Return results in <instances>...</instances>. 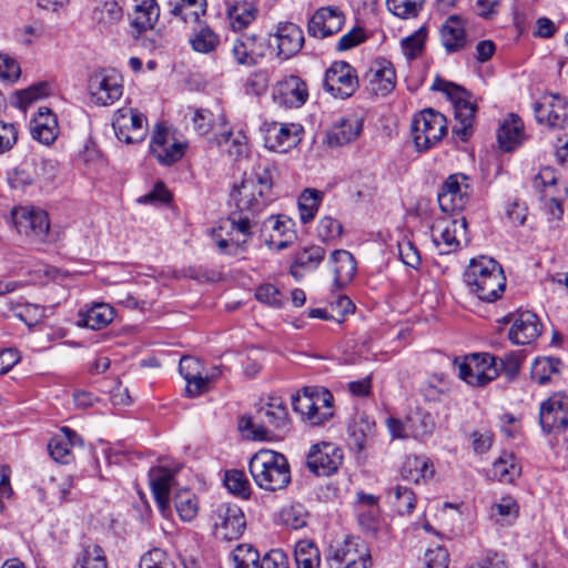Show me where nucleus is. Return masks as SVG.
I'll return each mask as SVG.
<instances>
[{
    "label": "nucleus",
    "mask_w": 568,
    "mask_h": 568,
    "mask_svg": "<svg viewBox=\"0 0 568 568\" xmlns=\"http://www.w3.org/2000/svg\"><path fill=\"white\" fill-rule=\"evenodd\" d=\"M327 560L331 568L372 567V556L367 544L354 536H347L331 545Z\"/></svg>",
    "instance_id": "obj_9"
},
{
    "label": "nucleus",
    "mask_w": 568,
    "mask_h": 568,
    "mask_svg": "<svg viewBox=\"0 0 568 568\" xmlns=\"http://www.w3.org/2000/svg\"><path fill=\"white\" fill-rule=\"evenodd\" d=\"M204 367L199 358L183 356L180 359L179 372L186 382L185 394L187 397H196L209 390V383L219 375L217 369L211 375L203 374Z\"/></svg>",
    "instance_id": "obj_25"
},
{
    "label": "nucleus",
    "mask_w": 568,
    "mask_h": 568,
    "mask_svg": "<svg viewBox=\"0 0 568 568\" xmlns=\"http://www.w3.org/2000/svg\"><path fill=\"white\" fill-rule=\"evenodd\" d=\"M324 90L334 98L347 99L358 88V78L355 69L347 62H334L324 74Z\"/></svg>",
    "instance_id": "obj_14"
},
{
    "label": "nucleus",
    "mask_w": 568,
    "mask_h": 568,
    "mask_svg": "<svg viewBox=\"0 0 568 568\" xmlns=\"http://www.w3.org/2000/svg\"><path fill=\"white\" fill-rule=\"evenodd\" d=\"M464 283L470 294L483 302L491 303L501 297L506 277L495 260L480 256L469 262L464 273Z\"/></svg>",
    "instance_id": "obj_2"
},
{
    "label": "nucleus",
    "mask_w": 568,
    "mask_h": 568,
    "mask_svg": "<svg viewBox=\"0 0 568 568\" xmlns=\"http://www.w3.org/2000/svg\"><path fill=\"white\" fill-rule=\"evenodd\" d=\"M368 90L375 95L385 97L389 94L396 85V72L386 59H376L369 65L364 77Z\"/></svg>",
    "instance_id": "obj_26"
},
{
    "label": "nucleus",
    "mask_w": 568,
    "mask_h": 568,
    "mask_svg": "<svg viewBox=\"0 0 568 568\" xmlns=\"http://www.w3.org/2000/svg\"><path fill=\"white\" fill-rule=\"evenodd\" d=\"M407 427L414 438H425L435 429L433 416L427 412H416L407 417Z\"/></svg>",
    "instance_id": "obj_53"
},
{
    "label": "nucleus",
    "mask_w": 568,
    "mask_h": 568,
    "mask_svg": "<svg viewBox=\"0 0 568 568\" xmlns=\"http://www.w3.org/2000/svg\"><path fill=\"white\" fill-rule=\"evenodd\" d=\"M534 113L539 124L550 129L568 125V102L559 94H545L534 103Z\"/></svg>",
    "instance_id": "obj_20"
},
{
    "label": "nucleus",
    "mask_w": 568,
    "mask_h": 568,
    "mask_svg": "<svg viewBox=\"0 0 568 568\" xmlns=\"http://www.w3.org/2000/svg\"><path fill=\"white\" fill-rule=\"evenodd\" d=\"M308 85L295 74L284 75L272 88V100L285 109H298L308 100Z\"/></svg>",
    "instance_id": "obj_16"
},
{
    "label": "nucleus",
    "mask_w": 568,
    "mask_h": 568,
    "mask_svg": "<svg viewBox=\"0 0 568 568\" xmlns=\"http://www.w3.org/2000/svg\"><path fill=\"white\" fill-rule=\"evenodd\" d=\"M510 327L508 337L516 345H530L537 341L542 331V324L536 313L518 311L508 316Z\"/></svg>",
    "instance_id": "obj_23"
},
{
    "label": "nucleus",
    "mask_w": 568,
    "mask_h": 568,
    "mask_svg": "<svg viewBox=\"0 0 568 568\" xmlns=\"http://www.w3.org/2000/svg\"><path fill=\"white\" fill-rule=\"evenodd\" d=\"M38 162H23L7 174V180L11 189L26 192L28 187L34 184L39 179Z\"/></svg>",
    "instance_id": "obj_42"
},
{
    "label": "nucleus",
    "mask_w": 568,
    "mask_h": 568,
    "mask_svg": "<svg viewBox=\"0 0 568 568\" xmlns=\"http://www.w3.org/2000/svg\"><path fill=\"white\" fill-rule=\"evenodd\" d=\"M191 121L193 123L194 131L200 135L220 133L227 124L225 115L220 112L214 114L206 109H196L193 111Z\"/></svg>",
    "instance_id": "obj_38"
},
{
    "label": "nucleus",
    "mask_w": 568,
    "mask_h": 568,
    "mask_svg": "<svg viewBox=\"0 0 568 568\" xmlns=\"http://www.w3.org/2000/svg\"><path fill=\"white\" fill-rule=\"evenodd\" d=\"M328 265L334 274V285L342 288L347 285L356 274V261L346 250H335L328 258Z\"/></svg>",
    "instance_id": "obj_33"
},
{
    "label": "nucleus",
    "mask_w": 568,
    "mask_h": 568,
    "mask_svg": "<svg viewBox=\"0 0 568 568\" xmlns=\"http://www.w3.org/2000/svg\"><path fill=\"white\" fill-rule=\"evenodd\" d=\"M363 130V121L355 114L342 116L334 122L327 134L331 146H341L357 139Z\"/></svg>",
    "instance_id": "obj_30"
},
{
    "label": "nucleus",
    "mask_w": 568,
    "mask_h": 568,
    "mask_svg": "<svg viewBox=\"0 0 568 568\" xmlns=\"http://www.w3.org/2000/svg\"><path fill=\"white\" fill-rule=\"evenodd\" d=\"M294 556L297 568H320V550L311 540L298 541L295 546Z\"/></svg>",
    "instance_id": "obj_50"
},
{
    "label": "nucleus",
    "mask_w": 568,
    "mask_h": 568,
    "mask_svg": "<svg viewBox=\"0 0 568 568\" xmlns=\"http://www.w3.org/2000/svg\"><path fill=\"white\" fill-rule=\"evenodd\" d=\"M82 442L78 434L68 427H62L48 444L51 457L60 464H70L73 459L72 449Z\"/></svg>",
    "instance_id": "obj_32"
},
{
    "label": "nucleus",
    "mask_w": 568,
    "mask_h": 568,
    "mask_svg": "<svg viewBox=\"0 0 568 568\" xmlns=\"http://www.w3.org/2000/svg\"><path fill=\"white\" fill-rule=\"evenodd\" d=\"M524 135V124L521 120L515 114H509L499 126L497 140L500 149L509 152L523 143Z\"/></svg>",
    "instance_id": "obj_37"
},
{
    "label": "nucleus",
    "mask_w": 568,
    "mask_h": 568,
    "mask_svg": "<svg viewBox=\"0 0 568 568\" xmlns=\"http://www.w3.org/2000/svg\"><path fill=\"white\" fill-rule=\"evenodd\" d=\"M261 130L265 148L277 153H286L296 148L304 135L300 123L264 122Z\"/></svg>",
    "instance_id": "obj_12"
},
{
    "label": "nucleus",
    "mask_w": 568,
    "mask_h": 568,
    "mask_svg": "<svg viewBox=\"0 0 568 568\" xmlns=\"http://www.w3.org/2000/svg\"><path fill=\"white\" fill-rule=\"evenodd\" d=\"M493 476L501 483H513L521 471V467L516 457L510 453H504L493 464Z\"/></svg>",
    "instance_id": "obj_48"
},
{
    "label": "nucleus",
    "mask_w": 568,
    "mask_h": 568,
    "mask_svg": "<svg viewBox=\"0 0 568 568\" xmlns=\"http://www.w3.org/2000/svg\"><path fill=\"white\" fill-rule=\"evenodd\" d=\"M224 485L230 493L237 495L242 498H248L251 494V486L242 470L232 469L227 470L224 476Z\"/></svg>",
    "instance_id": "obj_61"
},
{
    "label": "nucleus",
    "mask_w": 568,
    "mask_h": 568,
    "mask_svg": "<svg viewBox=\"0 0 568 568\" xmlns=\"http://www.w3.org/2000/svg\"><path fill=\"white\" fill-rule=\"evenodd\" d=\"M470 194L468 176L463 173L450 174L442 185L437 200L443 212L460 211Z\"/></svg>",
    "instance_id": "obj_21"
},
{
    "label": "nucleus",
    "mask_w": 568,
    "mask_h": 568,
    "mask_svg": "<svg viewBox=\"0 0 568 568\" xmlns=\"http://www.w3.org/2000/svg\"><path fill=\"white\" fill-rule=\"evenodd\" d=\"M434 473L433 464L424 456H407L400 469L404 479L416 484L432 478Z\"/></svg>",
    "instance_id": "obj_43"
},
{
    "label": "nucleus",
    "mask_w": 568,
    "mask_h": 568,
    "mask_svg": "<svg viewBox=\"0 0 568 568\" xmlns=\"http://www.w3.org/2000/svg\"><path fill=\"white\" fill-rule=\"evenodd\" d=\"M190 43L194 51L200 53H210L217 47L219 37L212 29L201 27L190 39Z\"/></svg>",
    "instance_id": "obj_60"
},
{
    "label": "nucleus",
    "mask_w": 568,
    "mask_h": 568,
    "mask_svg": "<svg viewBox=\"0 0 568 568\" xmlns=\"http://www.w3.org/2000/svg\"><path fill=\"white\" fill-rule=\"evenodd\" d=\"M150 486L159 507L164 510L169 506L170 490L173 485V473L162 466L154 467L149 474Z\"/></svg>",
    "instance_id": "obj_36"
},
{
    "label": "nucleus",
    "mask_w": 568,
    "mask_h": 568,
    "mask_svg": "<svg viewBox=\"0 0 568 568\" xmlns=\"http://www.w3.org/2000/svg\"><path fill=\"white\" fill-rule=\"evenodd\" d=\"M258 415L265 418V423L272 428L255 423L251 416H242L239 419V430L246 439L272 440L290 432L291 423L288 410L278 396H268L258 409Z\"/></svg>",
    "instance_id": "obj_3"
},
{
    "label": "nucleus",
    "mask_w": 568,
    "mask_h": 568,
    "mask_svg": "<svg viewBox=\"0 0 568 568\" xmlns=\"http://www.w3.org/2000/svg\"><path fill=\"white\" fill-rule=\"evenodd\" d=\"M539 422L546 433H560L568 426V396L555 393L540 406Z\"/></svg>",
    "instance_id": "obj_24"
},
{
    "label": "nucleus",
    "mask_w": 568,
    "mask_h": 568,
    "mask_svg": "<svg viewBox=\"0 0 568 568\" xmlns=\"http://www.w3.org/2000/svg\"><path fill=\"white\" fill-rule=\"evenodd\" d=\"M344 22L345 16L337 7H322L312 16L308 32L315 38L323 39L341 31Z\"/></svg>",
    "instance_id": "obj_27"
},
{
    "label": "nucleus",
    "mask_w": 568,
    "mask_h": 568,
    "mask_svg": "<svg viewBox=\"0 0 568 568\" xmlns=\"http://www.w3.org/2000/svg\"><path fill=\"white\" fill-rule=\"evenodd\" d=\"M150 153L162 165L180 161L186 150L184 142L178 141L163 124H156L149 144Z\"/></svg>",
    "instance_id": "obj_17"
},
{
    "label": "nucleus",
    "mask_w": 568,
    "mask_h": 568,
    "mask_svg": "<svg viewBox=\"0 0 568 568\" xmlns=\"http://www.w3.org/2000/svg\"><path fill=\"white\" fill-rule=\"evenodd\" d=\"M440 42L446 52L455 53L467 44L466 21L459 14L449 16L439 29Z\"/></svg>",
    "instance_id": "obj_29"
},
{
    "label": "nucleus",
    "mask_w": 568,
    "mask_h": 568,
    "mask_svg": "<svg viewBox=\"0 0 568 568\" xmlns=\"http://www.w3.org/2000/svg\"><path fill=\"white\" fill-rule=\"evenodd\" d=\"M90 101L95 105H112L123 94V80L114 69H101L88 80Z\"/></svg>",
    "instance_id": "obj_10"
},
{
    "label": "nucleus",
    "mask_w": 568,
    "mask_h": 568,
    "mask_svg": "<svg viewBox=\"0 0 568 568\" xmlns=\"http://www.w3.org/2000/svg\"><path fill=\"white\" fill-rule=\"evenodd\" d=\"M325 256L324 247L320 245H310L301 248L294 257L290 273L295 280H301L304 272L315 271L323 262Z\"/></svg>",
    "instance_id": "obj_34"
},
{
    "label": "nucleus",
    "mask_w": 568,
    "mask_h": 568,
    "mask_svg": "<svg viewBox=\"0 0 568 568\" xmlns=\"http://www.w3.org/2000/svg\"><path fill=\"white\" fill-rule=\"evenodd\" d=\"M234 568H257L261 564L258 551L248 544L237 545L231 552Z\"/></svg>",
    "instance_id": "obj_57"
},
{
    "label": "nucleus",
    "mask_w": 568,
    "mask_h": 568,
    "mask_svg": "<svg viewBox=\"0 0 568 568\" xmlns=\"http://www.w3.org/2000/svg\"><path fill=\"white\" fill-rule=\"evenodd\" d=\"M171 13L189 24L200 23L206 12L205 0H170Z\"/></svg>",
    "instance_id": "obj_44"
},
{
    "label": "nucleus",
    "mask_w": 568,
    "mask_h": 568,
    "mask_svg": "<svg viewBox=\"0 0 568 568\" xmlns=\"http://www.w3.org/2000/svg\"><path fill=\"white\" fill-rule=\"evenodd\" d=\"M458 377L471 386H485L498 376L496 358L487 353L455 359Z\"/></svg>",
    "instance_id": "obj_11"
},
{
    "label": "nucleus",
    "mask_w": 568,
    "mask_h": 568,
    "mask_svg": "<svg viewBox=\"0 0 568 568\" xmlns=\"http://www.w3.org/2000/svg\"><path fill=\"white\" fill-rule=\"evenodd\" d=\"M112 126L118 140L125 144L140 143L146 135V118L129 106L115 111Z\"/></svg>",
    "instance_id": "obj_15"
},
{
    "label": "nucleus",
    "mask_w": 568,
    "mask_h": 568,
    "mask_svg": "<svg viewBox=\"0 0 568 568\" xmlns=\"http://www.w3.org/2000/svg\"><path fill=\"white\" fill-rule=\"evenodd\" d=\"M323 197L324 193L316 189H305L301 193L297 200V207L303 224H307L314 220Z\"/></svg>",
    "instance_id": "obj_45"
},
{
    "label": "nucleus",
    "mask_w": 568,
    "mask_h": 568,
    "mask_svg": "<svg viewBox=\"0 0 568 568\" xmlns=\"http://www.w3.org/2000/svg\"><path fill=\"white\" fill-rule=\"evenodd\" d=\"M426 37L427 29L425 27H420L413 34L402 40V50L408 60L416 59L422 54Z\"/></svg>",
    "instance_id": "obj_62"
},
{
    "label": "nucleus",
    "mask_w": 568,
    "mask_h": 568,
    "mask_svg": "<svg viewBox=\"0 0 568 568\" xmlns=\"http://www.w3.org/2000/svg\"><path fill=\"white\" fill-rule=\"evenodd\" d=\"M174 505L183 521H192L197 516V499L189 489H183L176 493L174 497Z\"/></svg>",
    "instance_id": "obj_56"
},
{
    "label": "nucleus",
    "mask_w": 568,
    "mask_h": 568,
    "mask_svg": "<svg viewBox=\"0 0 568 568\" xmlns=\"http://www.w3.org/2000/svg\"><path fill=\"white\" fill-rule=\"evenodd\" d=\"M30 132L34 140L44 145L52 144L59 135L58 119L48 108H40L30 122Z\"/></svg>",
    "instance_id": "obj_31"
},
{
    "label": "nucleus",
    "mask_w": 568,
    "mask_h": 568,
    "mask_svg": "<svg viewBox=\"0 0 568 568\" xmlns=\"http://www.w3.org/2000/svg\"><path fill=\"white\" fill-rule=\"evenodd\" d=\"M295 223L285 215H271L262 224L265 244L274 251H283L296 240Z\"/></svg>",
    "instance_id": "obj_22"
},
{
    "label": "nucleus",
    "mask_w": 568,
    "mask_h": 568,
    "mask_svg": "<svg viewBox=\"0 0 568 568\" xmlns=\"http://www.w3.org/2000/svg\"><path fill=\"white\" fill-rule=\"evenodd\" d=\"M343 226L332 216H323L317 224V237L324 243H331L342 235Z\"/></svg>",
    "instance_id": "obj_64"
},
{
    "label": "nucleus",
    "mask_w": 568,
    "mask_h": 568,
    "mask_svg": "<svg viewBox=\"0 0 568 568\" xmlns=\"http://www.w3.org/2000/svg\"><path fill=\"white\" fill-rule=\"evenodd\" d=\"M307 510L302 504H292L282 508L281 521L291 529H301L307 524Z\"/></svg>",
    "instance_id": "obj_59"
},
{
    "label": "nucleus",
    "mask_w": 568,
    "mask_h": 568,
    "mask_svg": "<svg viewBox=\"0 0 568 568\" xmlns=\"http://www.w3.org/2000/svg\"><path fill=\"white\" fill-rule=\"evenodd\" d=\"M334 396L323 387H303L292 396L293 410L312 426H320L334 415Z\"/></svg>",
    "instance_id": "obj_5"
},
{
    "label": "nucleus",
    "mask_w": 568,
    "mask_h": 568,
    "mask_svg": "<svg viewBox=\"0 0 568 568\" xmlns=\"http://www.w3.org/2000/svg\"><path fill=\"white\" fill-rule=\"evenodd\" d=\"M410 131L416 150L427 151L446 135L447 120L440 112L426 109L414 116Z\"/></svg>",
    "instance_id": "obj_8"
},
{
    "label": "nucleus",
    "mask_w": 568,
    "mask_h": 568,
    "mask_svg": "<svg viewBox=\"0 0 568 568\" xmlns=\"http://www.w3.org/2000/svg\"><path fill=\"white\" fill-rule=\"evenodd\" d=\"M16 230L34 243H44L48 240L50 222L47 212L30 206L16 207L12 211Z\"/></svg>",
    "instance_id": "obj_13"
},
{
    "label": "nucleus",
    "mask_w": 568,
    "mask_h": 568,
    "mask_svg": "<svg viewBox=\"0 0 568 568\" xmlns=\"http://www.w3.org/2000/svg\"><path fill=\"white\" fill-rule=\"evenodd\" d=\"M122 17V8L115 0H106L97 6L93 11V19L104 28L115 24Z\"/></svg>",
    "instance_id": "obj_55"
},
{
    "label": "nucleus",
    "mask_w": 568,
    "mask_h": 568,
    "mask_svg": "<svg viewBox=\"0 0 568 568\" xmlns=\"http://www.w3.org/2000/svg\"><path fill=\"white\" fill-rule=\"evenodd\" d=\"M425 0H386L387 10L399 19H414L423 11Z\"/></svg>",
    "instance_id": "obj_54"
},
{
    "label": "nucleus",
    "mask_w": 568,
    "mask_h": 568,
    "mask_svg": "<svg viewBox=\"0 0 568 568\" xmlns=\"http://www.w3.org/2000/svg\"><path fill=\"white\" fill-rule=\"evenodd\" d=\"M73 568H108L104 550L95 544L83 547Z\"/></svg>",
    "instance_id": "obj_52"
},
{
    "label": "nucleus",
    "mask_w": 568,
    "mask_h": 568,
    "mask_svg": "<svg viewBox=\"0 0 568 568\" xmlns=\"http://www.w3.org/2000/svg\"><path fill=\"white\" fill-rule=\"evenodd\" d=\"M214 141L219 146H226V152L234 159H241L248 152V140L243 131L232 132L227 125L214 133Z\"/></svg>",
    "instance_id": "obj_40"
},
{
    "label": "nucleus",
    "mask_w": 568,
    "mask_h": 568,
    "mask_svg": "<svg viewBox=\"0 0 568 568\" xmlns=\"http://www.w3.org/2000/svg\"><path fill=\"white\" fill-rule=\"evenodd\" d=\"M114 308L106 303H95L85 311H80L77 325L93 331L102 329L114 318Z\"/></svg>",
    "instance_id": "obj_35"
},
{
    "label": "nucleus",
    "mask_w": 568,
    "mask_h": 568,
    "mask_svg": "<svg viewBox=\"0 0 568 568\" xmlns=\"http://www.w3.org/2000/svg\"><path fill=\"white\" fill-rule=\"evenodd\" d=\"M433 89L444 92L453 104L456 124L453 132L466 141L471 134L477 104L471 93L453 82L436 81Z\"/></svg>",
    "instance_id": "obj_6"
},
{
    "label": "nucleus",
    "mask_w": 568,
    "mask_h": 568,
    "mask_svg": "<svg viewBox=\"0 0 568 568\" xmlns=\"http://www.w3.org/2000/svg\"><path fill=\"white\" fill-rule=\"evenodd\" d=\"M343 459V450L336 444L322 442L310 448L306 465L317 476H331L338 470Z\"/></svg>",
    "instance_id": "obj_18"
},
{
    "label": "nucleus",
    "mask_w": 568,
    "mask_h": 568,
    "mask_svg": "<svg viewBox=\"0 0 568 568\" xmlns=\"http://www.w3.org/2000/svg\"><path fill=\"white\" fill-rule=\"evenodd\" d=\"M388 499L399 515L410 514L416 504V497L412 489L400 485L389 488Z\"/></svg>",
    "instance_id": "obj_51"
},
{
    "label": "nucleus",
    "mask_w": 568,
    "mask_h": 568,
    "mask_svg": "<svg viewBox=\"0 0 568 568\" xmlns=\"http://www.w3.org/2000/svg\"><path fill=\"white\" fill-rule=\"evenodd\" d=\"M452 389V382L444 374L430 375L422 385L420 393L427 402H440Z\"/></svg>",
    "instance_id": "obj_47"
},
{
    "label": "nucleus",
    "mask_w": 568,
    "mask_h": 568,
    "mask_svg": "<svg viewBox=\"0 0 568 568\" xmlns=\"http://www.w3.org/2000/svg\"><path fill=\"white\" fill-rule=\"evenodd\" d=\"M255 36L243 34L234 40L232 53L239 64L253 65L257 63L262 52Z\"/></svg>",
    "instance_id": "obj_41"
},
{
    "label": "nucleus",
    "mask_w": 568,
    "mask_h": 568,
    "mask_svg": "<svg viewBox=\"0 0 568 568\" xmlns=\"http://www.w3.org/2000/svg\"><path fill=\"white\" fill-rule=\"evenodd\" d=\"M227 18L233 30H241L250 24L256 14V8L252 2L234 1L227 4Z\"/></svg>",
    "instance_id": "obj_46"
},
{
    "label": "nucleus",
    "mask_w": 568,
    "mask_h": 568,
    "mask_svg": "<svg viewBox=\"0 0 568 568\" xmlns=\"http://www.w3.org/2000/svg\"><path fill=\"white\" fill-rule=\"evenodd\" d=\"M273 42L277 48V55L287 60L298 53L304 43L302 29L292 22H281L273 34Z\"/></svg>",
    "instance_id": "obj_28"
},
{
    "label": "nucleus",
    "mask_w": 568,
    "mask_h": 568,
    "mask_svg": "<svg viewBox=\"0 0 568 568\" xmlns=\"http://www.w3.org/2000/svg\"><path fill=\"white\" fill-rule=\"evenodd\" d=\"M430 235L439 254H449L457 251L462 244L469 242L467 221L464 216L443 215L436 217Z\"/></svg>",
    "instance_id": "obj_7"
},
{
    "label": "nucleus",
    "mask_w": 568,
    "mask_h": 568,
    "mask_svg": "<svg viewBox=\"0 0 568 568\" xmlns=\"http://www.w3.org/2000/svg\"><path fill=\"white\" fill-rule=\"evenodd\" d=\"M558 175L556 170L551 166H545L535 175L532 185L534 187L544 193L545 197L550 194H561L562 191L557 189Z\"/></svg>",
    "instance_id": "obj_58"
},
{
    "label": "nucleus",
    "mask_w": 568,
    "mask_h": 568,
    "mask_svg": "<svg viewBox=\"0 0 568 568\" xmlns=\"http://www.w3.org/2000/svg\"><path fill=\"white\" fill-rule=\"evenodd\" d=\"M214 534L224 540L237 539L246 527L243 510L235 504H221L212 515Z\"/></svg>",
    "instance_id": "obj_19"
},
{
    "label": "nucleus",
    "mask_w": 568,
    "mask_h": 568,
    "mask_svg": "<svg viewBox=\"0 0 568 568\" xmlns=\"http://www.w3.org/2000/svg\"><path fill=\"white\" fill-rule=\"evenodd\" d=\"M560 361L555 357H539L531 364L530 376L531 379L539 384L545 385L551 382L552 376L559 374Z\"/></svg>",
    "instance_id": "obj_49"
},
{
    "label": "nucleus",
    "mask_w": 568,
    "mask_h": 568,
    "mask_svg": "<svg viewBox=\"0 0 568 568\" xmlns=\"http://www.w3.org/2000/svg\"><path fill=\"white\" fill-rule=\"evenodd\" d=\"M272 172L266 165L261 164L244 172L242 179L233 184L230 196L240 212H234L222 220L219 227L212 232L221 253L236 255L242 252L255 226V223L242 212L256 214L264 210L272 201Z\"/></svg>",
    "instance_id": "obj_1"
},
{
    "label": "nucleus",
    "mask_w": 568,
    "mask_h": 568,
    "mask_svg": "<svg viewBox=\"0 0 568 568\" xmlns=\"http://www.w3.org/2000/svg\"><path fill=\"white\" fill-rule=\"evenodd\" d=\"M132 27L141 33L153 28L160 16L155 0H133Z\"/></svg>",
    "instance_id": "obj_39"
},
{
    "label": "nucleus",
    "mask_w": 568,
    "mask_h": 568,
    "mask_svg": "<svg viewBox=\"0 0 568 568\" xmlns=\"http://www.w3.org/2000/svg\"><path fill=\"white\" fill-rule=\"evenodd\" d=\"M139 568H176L172 557L161 548H153L145 552Z\"/></svg>",
    "instance_id": "obj_63"
},
{
    "label": "nucleus",
    "mask_w": 568,
    "mask_h": 568,
    "mask_svg": "<svg viewBox=\"0 0 568 568\" xmlns=\"http://www.w3.org/2000/svg\"><path fill=\"white\" fill-rule=\"evenodd\" d=\"M248 469L255 484L264 490L283 489L291 481L290 465L286 457L274 450H258L251 458Z\"/></svg>",
    "instance_id": "obj_4"
}]
</instances>
